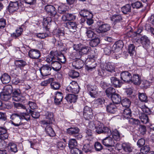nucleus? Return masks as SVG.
Segmentation results:
<instances>
[{
	"label": "nucleus",
	"instance_id": "nucleus-1",
	"mask_svg": "<svg viewBox=\"0 0 154 154\" xmlns=\"http://www.w3.org/2000/svg\"><path fill=\"white\" fill-rule=\"evenodd\" d=\"M57 60L59 62L64 63L66 62V60L63 55L57 51H51L49 55L46 57V61L50 63L52 60Z\"/></svg>",
	"mask_w": 154,
	"mask_h": 154
},
{
	"label": "nucleus",
	"instance_id": "nucleus-2",
	"mask_svg": "<svg viewBox=\"0 0 154 154\" xmlns=\"http://www.w3.org/2000/svg\"><path fill=\"white\" fill-rule=\"evenodd\" d=\"M98 28L96 29V31L98 33H103L110 30V26L109 24L105 23L100 21L97 22Z\"/></svg>",
	"mask_w": 154,
	"mask_h": 154
},
{
	"label": "nucleus",
	"instance_id": "nucleus-3",
	"mask_svg": "<svg viewBox=\"0 0 154 154\" xmlns=\"http://www.w3.org/2000/svg\"><path fill=\"white\" fill-rule=\"evenodd\" d=\"M10 119L12 124L16 126H18L22 124L21 122L22 118L20 114L13 113L11 116Z\"/></svg>",
	"mask_w": 154,
	"mask_h": 154
},
{
	"label": "nucleus",
	"instance_id": "nucleus-4",
	"mask_svg": "<svg viewBox=\"0 0 154 154\" xmlns=\"http://www.w3.org/2000/svg\"><path fill=\"white\" fill-rule=\"evenodd\" d=\"M43 115L45 116V118L47 120H44L41 121L42 124L43 125L51 124L52 123L54 120V115L53 113L48 111H45Z\"/></svg>",
	"mask_w": 154,
	"mask_h": 154
},
{
	"label": "nucleus",
	"instance_id": "nucleus-5",
	"mask_svg": "<svg viewBox=\"0 0 154 154\" xmlns=\"http://www.w3.org/2000/svg\"><path fill=\"white\" fill-rule=\"evenodd\" d=\"M66 90L69 92L77 94L79 91V87L76 82L73 81L67 86Z\"/></svg>",
	"mask_w": 154,
	"mask_h": 154
},
{
	"label": "nucleus",
	"instance_id": "nucleus-6",
	"mask_svg": "<svg viewBox=\"0 0 154 154\" xmlns=\"http://www.w3.org/2000/svg\"><path fill=\"white\" fill-rule=\"evenodd\" d=\"M83 116L86 119L89 120L93 117L92 110L91 108L87 106H85L84 109Z\"/></svg>",
	"mask_w": 154,
	"mask_h": 154
},
{
	"label": "nucleus",
	"instance_id": "nucleus-7",
	"mask_svg": "<svg viewBox=\"0 0 154 154\" xmlns=\"http://www.w3.org/2000/svg\"><path fill=\"white\" fill-rule=\"evenodd\" d=\"M24 97L22 96L20 90H15L13 93L12 100L15 101H22Z\"/></svg>",
	"mask_w": 154,
	"mask_h": 154
},
{
	"label": "nucleus",
	"instance_id": "nucleus-8",
	"mask_svg": "<svg viewBox=\"0 0 154 154\" xmlns=\"http://www.w3.org/2000/svg\"><path fill=\"white\" fill-rule=\"evenodd\" d=\"M87 88L91 97H95L98 91L97 86L95 85L89 84L87 86Z\"/></svg>",
	"mask_w": 154,
	"mask_h": 154
},
{
	"label": "nucleus",
	"instance_id": "nucleus-9",
	"mask_svg": "<svg viewBox=\"0 0 154 154\" xmlns=\"http://www.w3.org/2000/svg\"><path fill=\"white\" fill-rule=\"evenodd\" d=\"M102 143L106 146H113L115 144L113 138L109 136L103 140Z\"/></svg>",
	"mask_w": 154,
	"mask_h": 154
},
{
	"label": "nucleus",
	"instance_id": "nucleus-10",
	"mask_svg": "<svg viewBox=\"0 0 154 154\" xmlns=\"http://www.w3.org/2000/svg\"><path fill=\"white\" fill-rule=\"evenodd\" d=\"M131 74L128 71H123L121 73V79L125 82L130 83L131 79Z\"/></svg>",
	"mask_w": 154,
	"mask_h": 154
},
{
	"label": "nucleus",
	"instance_id": "nucleus-11",
	"mask_svg": "<svg viewBox=\"0 0 154 154\" xmlns=\"http://www.w3.org/2000/svg\"><path fill=\"white\" fill-rule=\"evenodd\" d=\"M86 60V58H82V59H78L72 62V65L75 69H80L83 67L84 62Z\"/></svg>",
	"mask_w": 154,
	"mask_h": 154
},
{
	"label": "nucleus",
	"instance_id": "nucleus-12",
	"mask_svg": "<svg viewBox=\"0 0 154 154\" xmlns=\"http://www.w3.org/2000/svg\"><path fill=\"white\" fill-rule=\"evenodd\" d=\"M19 8V3L18 1H11L8 6V9L10 13H13Z\"/></svg>",
	"mask_w": 154,
	"mask_h": 154
},
{
	"label": "nucleus",
	"instance_id": "nucleus-13",
	"mask_svg": "<svg viewBox=\"0 0 154 154\" xmlns=\"http://www.w3.org/2000/svg\"><path fill=\"white\" fill-rule=\"evenodd\" d=\"M51 70V67L47 65L43 66L40 69L41 75L43 76L50 75Z\"/></svg>",
	"mask_w": 154,
	"mask_h": 154
},
{
	"label": "nucleus",
	"instance_id": "nucleus-14",
	"mask_svg": "<svg viewBox=\"0 0 154 154\" xmlns=\"http://www.w3.org/2000/svg\"><path fill=\"white\" fill-rule=\"evenodd\" d=\"M29 57L31 58L37 59L40 57V51L37 49H31L29 52Z\"/></svg>",
	"mask_w": 154,
	"mask_h": 154
},
{
	"label": "nucleus",
	"instance_id": "nucleus-15",
	"mask_svg": "<svg viewBox=\"0 0 154 154\" xmlns=\"http://www.w3.org/2000/svg\"><path fill=\"white\" fill-rule=\"evenodd\" d=\"M46 11L50 15V17L53 18L56 14L55 8L52 5H47L45 7Z\"/></svg>",
	"mask_w": 154,
	"mask_h": 154
},
{
	"label": "nucleus",
	"instance_id": "nucleus-16",
	"mask_svg": "<svg viewBox=\"0 0 154 154\" xmlns=\"http://www.w3.org/2000/svg\"><path fill=\"white\" fill-rule=\"evenodd\" d=\"M57 60H52L50 63H51V66L52 69L55 71H58L61 68V65L60 62Z\"/></svg>",
	"mask_w": 154,
	"mask_h": 154
},
{
	"label": "nucleus",
	"instance_id": "nucleus-17",
	"mask_svg": "<svg viewBox=\"0 0 154 154\" xmlns=\"http://www.w3.org/2000/svg\"><path fill=\"white\" fill-rule=\"evenodd\" d=\"M66 26L69 31L74 32L75 31L77 28V24L75 22L71 21H68L66 23Z\"/></svg>",
	"mask_w": 154,
	"mask_h": 154
},
{
	"label": "nucleus",
	"instance_id": "nucleus-18",
	"mask_svg": "<svg viewBox=\"0 0 154 154\" xmlns=\"http://www.w3.org/2000/svg\"><path fill=\"white\" fill-rule=\"evenodd\" d=\"M141 82L140 77L137 74H134L131 79L130 83H133L135 85H139L140 84Z\"/></svg>",
	"mask_w": 154,
	"mask_h": 154
},
{
	"label": "nucleus",
	"instance_id": "nucleus-19",
	"mask_svg": "<svg viewBox=\"0 0 154 154\" xmlns=\"http://www.w3.org/2000/svg\"><path fill=\"white\" fill-rule=\"evenodd\" d=\"M63 98V94L62 93L57 92L55 94L54 98V103L57 105L59 104L62 101Z\"/></svg>",
	"mask_w": 154,
	"mask_h": 154
},
{
	"label": "nucleus",
	"instance_id": "nucleus-20",
	"mask_svg": "<svg viewBox=\"0 0 154 154\" xmlns=\"http://www.w3.org/2000/svg\"><path fill=\"white\" fill-rule=\"evenodd\" d=\"M80 130L77 127H71L67 129V133L70 135H74L79 133Z\"/></svg>",
	"mask_w": 154,
	"mask_h": 154
},
{
	"label": "nucleus",
	"instance_id": "nucleus-21",
	"mask_svg": "<svg viewBox=\"0 0 154 154\" xmlns=\"http://www.w3.org/2000/svg\"><path fill=\"white\" fill-rule=\"evenodd\" d=\"M111 83L115 87H120L122 84L119 79L115 77H112L110 78Z\"/></svg>",
	"mask_w": 154,
	"mask_h": 154
},
{
	"label": "nucleus",
	"instance_id": "nucleus-22",
	"mask_svg": "<svg viewBox=\"0 0 154 154\" xmlns=\"http://www.w3.org/2000/svg\"><path fill=\"white\" fill-rule=\"evenodd\" d=\"M0 79L3 84H6L10 81L11 78L8 74L5 73L2 75L0 77Z\"/></svg>",
	"mask_w": 154,
	"mask_h": 154
},
{
	"label": "nucleus",
	"instance_id": "nucleus-23",
	"mask_svg": "<svg viewBox=\"0 0 154 154\" xmlns=\"http://www.w3.org/2000/svg\"><path fill=\"white\" fill-rule=\"evenodd\" d=\"M50 125L48 124L43 125L44 127H45V131L46 133L50 137H53L55 134L52 128L49 125Z\"/></svg>",
	"mask_w": 154,
	"mask_h": 154
},
{
	"label": "nucleus",
	"instance_id": "nucleus-24",
	"mask_svg": "<svg viewBox=\"0 0 154 154\" xmlns=\"http://www.w3.org/2000/svg\"><path fill=\"white\" fill-rule=\"evenodd\" d=\"M140 41L143 47H147L150 44V40L148 37L146 35L141 36Z\"/></svg>",
	"mask_w": 154,
	"mask_h": 154
},
{
	"label": "nucleus",
	"instance_id": "nucleus-25",
	"mask_svg": "<svg viewBox=\"0 0 154 154\" xmlns=\"http://www.w3.org/2000/svg\"><path fill=\"white\" fill-rule=\"evenodd\" d=\"M76 16L72 14H65L62 17V18L63 21H70L72 20L75 19Z\"/></svg>",
	"mask_w": 154,
	"mask_h": 154
},
{
	"label": "nucleus",
	"instance_id": "nucleus-26",
	"mask_svg": "<svg viewBox=\"0 0 154 154\" xmlns=\"http://www.w3.org/2000/svg\"><path fill=\"white\" fill-rule=\"evenodd\" d=\"M111 98L114 104H118L121 101V98L119 94L116 93L113 94Z\"/></svg>",
	"mask_w": 154,
	"mask_h": 154
},
{
	"label": "nucleus",
	"instance_id": "nucleus-27",
	"mask_svg": "<svg viewBox=\"0 0 154 154\" xmlns=\"http://www.w3.org/2000/svg\"><path fill=\"white\" fill-rule=\"evenodd\" d=\"M139 117L142 122L147 124L149 122V119L147 115L144 113H140L139 114Z\"/></svg>",
	"mask_w": 154,
	"mask_h": 154
},
{
	"label": "nucleus",
	"instance_id": "nucleus-28",
	"mask_svg": "<svg viewBox=\"0 0 154 154\" xmlns=\"http://www.w3.org/2000/svg\"><path fill=\"white\" fill-rule=\"evenodd\" d=\"M123 45L122 41H119L117 42L116 44L113 45L112 48V50L114 52L118 51L120 48L123 47Z\"/></svg>",
	"mask_w": 154,
	"mask_h": 154
},
{
	"label": "nucleus",
	"instance_id": "nucleus-29",
	"mask_svg": "<svg viewBox=\"0 0 154 154\" xmlns=\"http://www.w3.org/2000/svg\"><path fill=\"white\" fill-rule=\"evenodd\" d=\"M116 109V106L114 103H110L106 106L107 111L111 113H115Z\"/></svg>",
	"mask_w": 154,
	"mask_h": 154
},
{
	"label": "nucleus",
	"instance_id": "nucleus-30",
	"mask_svg": "<svg viewBox=\"0 0 154 154\" xmlns=\"http://www.w3.org/2000/svg\"><path fill=\"white\" fill-rule=\"evenodd\" d=\"M91 48L86 46H82L80 48V52L85 57V55L89 54L91 51Z\"/></svg>",
	"mask_w": 154,
	"mask_h": 154
},
{
	"label": "nucleus",
	"instance_id": "nucleus-31",
	"mask_svg": "<svg viewBox=\"0 0 154 154\" xmlns=\"http://www.w3.org/2000/svg\"><path fill=\"white\" fill-rule=\"evenodd\" d=\"M15 64L17 67L21 69L26 65V63L23 60H18L15 61Z\"/></svg>",
	"mask_w": 154,
	"mask_h": 154
},
{
	"label": "nucleus",
	"instance_id": "nucleus-32",
	"mask_svg": "<svg viewBox=\"0 0 154 154\" xmlns=\"http://www.w3.org/2000/svg\"><path fill=\"white\" fill-rule=\"evenodd\" d=\"M65 99L68 102L70 103L75 102L77 99V96L72 94H68L65 97Z\"/></svg>",
	"mask_w": 154,
	"mask_h": 154
},
{
	"label": "nucleus",
	"instance_id": "nucleus-33",
	"mask_svg": "<svg viewBox=\"0 0 154 154\" xmlns=\"http://www.w3.org/2000/svg\"><path fill=\"white\" fill-rule=\"evenodd\" d=\"M111 20L113 22L115 25L119 22L122 20V17L120 15H114L111 18Z\"/></svg>",
	"mask_w": 154,
	"mask_h": 154
},
{
	"label": "nucleus",
	"instance_id": "nucleus-34",
	"mask_svg": "<svg viewBox=\"0 0 154 154\" xmlns=\"http://www.w3.org/2000/svg\"><path fill=\"white\" fill-rule=\"evenodd\" d=\"M116 92L115 89L112 87L109 88L105 91V93L106 95L110 98L112 97L113 94L116 93Z\"/></svg>",
	"mask_w": 154,
	"mask_h": 154
},
{
	"label": "nucleus",
	"instance_id": "nucleus-35",
	"mask_svg": "<svg viewBox=\"0 0 154 154\" xmlns=\"http://www.w3.org/2000/svg\"><path fill=\"white\" fill-rule=\"evenodd\" d=\"M131 111L129 108H126L123 110L122 116L125 119L130 118L131 116Z\"/></svg>",
	"mask_w": 154,
	"mask_h": 154
},
{
	"label": "nucleus",
	"instance_id": "nucleus-36",
	"mask_svg": "<svg viewBox=\"0 0 154 154\" xmlns=\"http://www.w3.org/2000/svg\"><path fill=\"white\" fill-rule=\"evenodd\" d=\"M79 14L82 17L88 18V17L89 16L90 17H92L93 15L89 12L87 10H81L79 12Z\"/></svg>",
	"mask_w": 154,
	"mask_h": 154
},
{
	"label": "nucleus",
	"instance_id": "nucleus-37",
	"mask_svg": "<svg viewBox=\"0 0 154 154\" xmlns=\"http://www.w3.org/2000/svg\"><path fill=\"white\" fill-rule=\"evenodd\" d=\"M11 95L5 93L3 91L0 94V97L1 99L5 101H7L11 97Z\"/></svg>",
	"mask_w": 154,
	"mask_h": 154
},
{
	"label": "nucleus",
	"instance_id": "nucleus-38",
	"mask_svg": "<svg viewBox=\"0 0 154 154\" xmlns=\"http://www.w3.org/2000/svg\"><path fill=\"white\" fill-rule=\"evenodd\" d=\"M13 91V87L11 85H7L4 87L2 91L11 95Z\"/></svg>",
	"mask_w": 154,
	"mask_h": 154
},
{
	"label": "nucleus",
	"instance_id": "nucleus-39",
	"mask_svg": "<svg viewBox=\"0 0 154 154\" xmlns=\"http://www.w3.org/2000/svg\"><path fill=\"white\" fill-rule=\"evenodd\" d=\"M123 148L125 152H131L133 149L131 144L128 143H123Z\"/></svg>",
	"mask_w": 154,
	"mask_h": 154
},
{
	"label": "nucleus",
	"instance_id": "nucleus-40",
	"mask_svg": "<svg viewBox=\"0 0 154 154\" xmlns=\"http://www.w3.org/2000/svg\"><path fill=\"white\" fill-rule=\"evenodd\" d=\"M121 102L122 106L126 108H129L131 104L130 100L127 98L123 99Z\"/></svg>",
	"mask_w": 154,
	"mask_h": 154
},
{
	"label": "nucleus",
	"instance_id": "nucleus-41",
	"mask_svg": "<svg viewBox=\"0 0 154 154\" xmlns=\"http://www.w3.org/2000/svg\"><path fill=\"white\" fill-rule=\"evenodd\" d=\"M100 43V40L99 38L95 37L91 40L90 42V45L92 47L97 46Z\"/></svg>",
	"mask_w": 154,
	"mask_h": 154
},
{
	"label": "nucleus",
	"instance_id": "nucleus-42",
	"mask_svg": "<svg viewBox=\"0 0 154 154\" xmlns=\"http://www.w3.org/2000/svg\"><path fill=\"white\" fill-rule=\"evenodd\" d=\"M96 123H97L96 127V131L98 134H100L103 133V125L100 122L96 121Z\"/></svg>",
	"mask_w": 154,
	"mask_h": 154
},
{
	"label": "nucleus",
	"instance_id": "nucleus-43",
	"mask_svg": "<svg viewBox=\"0 0 154 154\" xmlns=\"http://www.w3.org/2000/svg\"><path fill=\"white\" fill-rule=\"evenodd\" d=\"M93 149L92 146L89 144H87L83 146L82 150L86 153L91 152Z\"/></svg>",
	"mask_w": 154,
	"mask_h": 154
},
{
	"label": "nucleus",
	"instance_id": "nucleus-44",
	"mask_svg": "<svg viewBox=\"0 0 154 154\" xmlns=\"http://www.w3.org/2000/svg\"><path fill=\"white\" fill-rule=\"evenodd\" d=\"M122 12L124 14H127L131 11V6L129 4H127L121 8Z\"/></svg>",
	"mask_w": 154,
	"mask_h": 154
},
{
	"label": "nucleus",
	"instance_id": "nucleus-45",
	"mask_svg": "<svg viewBox=\"0 0 154 154\" xmlns=\"http://www.w3.org/2000/svg\"><path fill=\"white\" fill-rule=\"evenodd\" d=\"M69 147L70 149L76 147L77 146V143L75 139H71L69 141Z\"/></svg>",
	"mask_w": 154,
	"mask_h": 154
},
{
	"label": "nucleus",
	"instance_id": "nucleus-46",
	"mask_svg": "<svg viewBox=\"0 0 154 154\" xmlns=\"http://www.w3.org/2000/svg\"><path fill=\"white\" fill-rule=\"evenodd\" d=\"M138 97L139 100L141 102H147L148 101L147 97L146 94L144 93H138Z\"/></svg>",
	"mask_w": 154,
	"mask_h": 154
},
{
	"label": "nucleus",
	"instance_id": "nucleus-47",
	"mask_svg": "<svg viewBox=\"0 0 154 154\" xmlns=\"http://www.w3.org/2000/svg\"><path fill=\"white\" fill-rule=\"evenodd\" d=\"M111 137L115 140H119L120 134L117 130L115 129L113 131Z\"/></svg>",
	"mask_w": 154,
	"mask_h": 154
},
{
	"label": "nucleus",
	"instance_id": "nucleus-48",
	"mask_svg": "<svg viewBox=\"0 0 154 154\" xmlns=\"http://www.w3.org/2000/svg\"><path fill=\"white\" fill-rule=\"evenodd\" d=\"M67 11V6L64 5H62L58 7V12L60 14H64Z\"/></svg>",
	"mask_w": 154,
	"mask_h": 154
},
{
	"label": "nucleus",
	"instance_id": "nucleus-49",
	"mask_svg": "<svg viewBox=\"0 0 154 154\" xmlns=\"http://www.w3.org/2000/svg\"><path fill=\"white\" fill-rule=\"evenodd\" d=\"M8 149L12 152H15L17 151L16 144L13 143H9L8 145Z\"/></svg>",
	"mask_w": 154,
	"mask_h": 154
},
{
	"label": "nucleus",
	"instance_id": "nucleus-50",
	"mask_svg": "<svg viewBox=\"0 0 154 154\" xmlns=\"http://www.w3.org/2000/svg\"><path fill=\"white\" fill-rule=\"evenodd\" d=\"M105 69L107 71L110 72H112L115 71L114 66L109 63L106 64Z\"/></svg>",
	"mask_w": 154,
	"mask_h": 154
},
{
	"label": "nucleus",
	"instance_id": "nucleus-51",
	"mask_svg": "<svg viewBox=\"0 0 154 154\" xmlns=\"http://www.w3.org/2000/svg\"><path fill=\"white\" fill-rule=\"evenodd\" d=\"M69 75L72 78L74 79L77 78L79 76V73L74 70H72L69 72Z\"/></svg>",
	"mask_w": 154,
	"mask_h": 154
},
{
	"label": "nucleus",
	"instance_id": "nucleus-52",
	"mask_svg": "<svg viewBox=\"0 0 154 154\" xmlns=\"http://www.w3.org/2000/svg\"><path fill=\"white\" fill-rule=\"evenodd\" d=\"M27 112L21 113L20 115L22 118V119H25L26 121L29 120L30 119V116L29 114V111L28 112L26 110Z\"/></svg>",
	"mask_w": 154,
	"mask_h": 154
},
{
	"label": "nucleus",
	"instance_id": "nucleus-53",
	"mask_svg": "<svg viewBox=\"0 0 154 154\" xmlns=\"http://www.w3.org/2000/svg\"><path fill=\"white\" fill-rule=\"evenodd\" d=\"M50 84L51 88L54 90H57L60 86L59 83L57 82H54V81L51 82Z\"/></svg>",
	"mask_w": 154,
	"mask_h": 154
},
{
	"label": "nucleus",
	"instance_id": "nucleus-54",
	"mask_svg": "<svg viewBox=\"0 0 154 154\" xmlns=\"http://www.w3.org/2000/svg\"><path fill=\"white\" fill-rule=\"evenodd\" d=\"M150 148L148 145H146L143 146L140 149L141 152L143 154L147 153L150 151Z\"/></svg>",
	"mask_w": 154,
	"mask_h": 154
},
{
	"label": "nucleus",
	"instance_id": "nucleus-55",
	"mask_svg": "<svg viewBox=\"0 0 154 154\" xmlns=\"http://www.w3.org/2000/svg\"><path fill=\"white\" fill-rule=\"evenodd\" d=\"M131 6L133 8L139 9L143 7L142 3L140 2L137 1L132 3Z\"/></svg>",
	"mask_w": 154,
	"mask_h": 154
},
{
	"label": "nucleus",
	"instance_id": "nucleus-56",
	"mask_svg": "<svg viewBox=\"0 0 154 154\" xmlns=\"http://www.w3.org/2000/svg\"><path fill=\"white\" fill-rule=\"evenodd\" d=\"M128 51L131 56H132L135 52V46L134 45L130 44L128 46Z\"/></svg>",
	"mask_w": 154,
	"mask_h": 154
},
{
	"label": "nucleus",
	"instance_id": "nucleus-57",
	"mask_svg": "<svg viewBox=\"0 0 154 154\" xmlns=\"http://www.w3.org/2000/svg\"><path fill=\"white\" fill-rule=\"evenodd\" d=\"M22 31V29L21 28H20L16 30L15 33H14L11 35V36L13 37L16 38L21 35Z\"/></svg>",
	"mask_w": 154,
	"mask_h": 154
},
{
	"label": "nucleus",
	"instance_id": "nucleus-58",
	"mask_svg": "<svg viewBox=\"0 0 154 154\" xmlns=\"http://www.w3.org/2000/svg\"><path fill=\"white\" fill-rule=\"evenodd\" d=\"M29 112L32 117L34 119H38L40 116V115L38 112H35L29 109Z\"/></svg>",
	"mask_w": 154,
	"mask_h": 154
},
{
	"label": "nucleus",
	"instance_id": "nucleus-59",
	"mask_svg": "<svg viewBox=\"0 0 154 154\" xmlns=\"http://www.w3.org/2000/svg\"><path fill=\"white\" fill-rule=\"evenodd\" d=\"M146 127L144 125H140L139 128V131L142 135H144L146 133Z\"/></svg>",
	"mask_w": 154,
	"mask_h": 154
},
{
	"label": "nucleus",
	"instance_id": "nucleus-60",
	"mask_svg": "<svg viewBox=\"0 0 154 154\" xmlns=\"http://www.w3.org/2000/svg\"><path fill=\"white\" fill-rule=\"evenodd\" d=\"M103 130L102 133L106 134L108 136H109L111 134V131L108 128L103 126Z\"/></svg>",
	"mask_w": 154,
	"mask_h": 154
},
{
	"label": "nucleus",
	"instance_id": "nucleus-61",
	"mask_svg": "<svg viewBox=\"0 0 154 154\" xmlns=\"http://www.w3.org/2000/svg\"><path fill=\"white\" fill-rule=\"evenodd\" d=\"M54 81V79L53 78H50L47 80L42 82L41 83V85L42 86H46L48 84L50 83L51 82Z\"/></svg>",
	"mask_w": 154,
	"mask_h": 154
},
{
	"label": "nucleus",
	"instance_id": "nucleus-62",
	"mask_svg": "<svg viewBox=\"0 0 154 154\" xmlns=\"http://www.w3.org/2000/svg\"><path fill=\"white\" fill-rule=\"evenodd\" d=\"M70 149V152L72 154H82V152L76 147Z\"/></svg>",
	"mask_w": 154,
	"mask_h": 154
},
{
	"label": "nucleus",
	"instance_id": "nucleus-63",
	"mask_svg": "<svg viewBox=\"0 0 154 154\" xmlns=\"http://www.w3.org/2000/svg\"><path fill=\"white\" fill-rule=\"evenodd\" d=\"M104 102L105 100L103 98H99L94 101L95 103L98 106L102 105L104 103Z\"/></svg>",
	"mask_w": 154,
	"mask_h": 154
},
{
	"label": "nucleus",
	"instance_id": "nucleus-64",
	"mask_svg": "<svg viewBox=\"0 0 154 154\" xmlns=\"http://www.w3.org/2000/svg\"><path fill=\"white\" fill-rule=\"evenodd\" d=\"M130 123L133 125H138L140 124V122L138 119H135L133 118H131L129 121Z\"/></svg>",
	"mask_w": 154,
	"mask_h": 154
}]
</instances>
